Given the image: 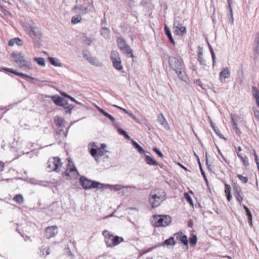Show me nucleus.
Returning <instances> with one entry per match:
<instances>
[{"instance_id":"1","label":"nucleus","mask_w":259,"mask_h":259,"mask_svg":"<svg viewBox=\"0 0 259 259\" xmlns=\"http://www.w3.org/2000/svg\"><path fill=\"white\" fill-rule=\"evenodd\" d=\"M168 64L170 69L176 72L179 78L181 80L186 82L188 77L183 62L176 57L171 56L168 57Z\"/></svg>"},{"instance_id":"2","label":"nucleus","mask_w":259,"mask_h":259,"mask_svg":"<svg viewBox=\"0 0 259 259\" xmlns=\"http://www.w3.org/2000/svg\"><path fill=\"white\" fill-rule=\"evenodd\" d=\"M102 234L105 237V242L108 247H113L124 241L123 237L116 235L114 236L107 230H104Z\"/></svg>"},{"instance_id":"3","label":"nucleus","mask_w":259,"mask_h":259,"mask_svg":"<svg viewBox=\"0 0 259 259\" xmlns=\"http://www.w3.org/2000/svg\"><path fill=\"white\" fill-rule=\"evenodd\" d=\"M62 163L59 157L50 158L46 163V169L48 172L53 171L59 172L60 171V167Z\"/></svg>"},{"instance_id":"4","label":"nucleus","mask_w":259,"mask_h":259,"mask_svg":"<svg viewBox=\"0 0 259 259\" xmlns=\"http://www.w3.org/2000/svg\"><path fill=\"white\" fill-rule=\"evenodd\" d=\"M88 150L90 154L93 157L96 161H98L100 157L104 155L105 152H107L105 150L99 148L95 142H92L88 145Z\"/></svg>"},{"instance_id":"5","label":"nucleus","mask_w":259,"mask_h":259,"mask_svg":"<svg viewBox=\"0 0 259 259\" xmlns=\"http://www.w3.org/2000/svg\"><path fill=\"white\" fill-rule=\"evenodd\" d=\"M12 56L15 61L20 64V67H25V69L28 70L32 68V65L25 59V55L23 53L20 52L13 53Z\"/></svg>"},{"instance_id":"6","label":"nucleus","mask_w":259,"mask_h":259,"mask_svg":"<svg viewBox=\"0 0 259 259\" xmlns=\"http://www.w3.org/2000/svg\"><path fill=\"white\" fill-rule=\"evenodd\" d=\"M80 185L84 189H91L92 188H98L100 189V187L104 186L103 184L95 181H91L87 179L83 176L79 178Z\"/></svg>"},{"instance_id":"7","label":"nucleus","mask_w":259,"mask_h":259,"mask_svg":"<svg viewBox=\"0 0 259 259\" xmlns=\"http://www.w3.org/2000/svg\"><path fill=\"white\" fill-rule=\"evenodd\" d=\"M154 220L155 221L154 225L156 227H166L171 222V217L167 215H155Z\"/></svg>"},{"instance_id":"8","label":"nucleus","mask_w":259,"mask_h":259,"mask_svg":"<svg viewBox=\"0 0 259 259\" xmlns=\"http://www.w3.org/2000/svg\"><path fill=\"white\" fill-rule=\"evenodd\" d=\"M62 208L58 202H54L47 208V213L50 215H56L60 214Z\"/></svg>"},{"instance_id":"9","label":"nucleus","mask_w":259,"mask_h":259,"mask_svg":"<svg viewBox=\"0 0 259 259\" xmlns=\"http://www.w3.org/2000/svg\"><path fill=\"white\" fill-rule=\"evenodd\" d=\"M164 200L160 199L156 195H150L149 202L152 208H154L159 206Z\"/></svg>"},{"instance_id":"10","label":"nucleus","mask_w":259,"mask_h":259,"mask_svg":"<svg viewBox=\"0 0 259 259\" xmlns=\"http://www.w3.org/2000/svg\"><path fill=\"white\" fill-rule=\"evenodd\" d=\"M233 191L235 198L240 203L243 201L242 193L240 187L237 184H234Z\"/></svg>"},{"instance_id":"11","label":"nucleus","mask_w":259,"mask_h":259,"mask_svg":"<svg viewBox=\"0 0 259 259\" xmlns=\"http://www.w3.org/2000/svg\"><path fill=\"white\" fill-rule=\"evenodd\" d=\"M58 233V228L56 226L48 227L46 229L45 236L50 239L54 237Z\"/></svg>"},{"instance_id":"12","label":"nucleus","mask_w":259,"mask_h":259,"mask_svg":"<svg viewBox=\"0 0 259 259\" xmlns=\"http://www.w3.org/2000/svg\"><path fill=\"white\" fill-rule=\"evenodd\" d=\"M29 35L33 39L37 41L40 39L41 34L38 28L31 26L29 31Z\"/></svg>"},{"instance_id":"13","label":"nucleus","mask_w":259,"mask_h":259,"mask_svg":"<svg viewBox=\"0 0 259 259\" xmlns=\"http://www.w3.org/2000/svg\"><path fill=\"white\" fill-rule=\"evenodd\" d=\"M174 236L176 239L180 241V242L185 245L187 248H188V240L187 236L183 233L182 232L176 233L174 234Z\"/></svg>"},{"instance_id":"14","label":"nucleus","mask_w":259,"mask_h":259,"mask_svg":"<svg viewBox=\"0 0 259 259\" xmlns=\"http://www.w3.org/2000/svg\"><path fill=\"white\" fill-rule=\"evenodd\" d=\"M150 195H156V196L160 198V199H162L165 200L166 198V194L164 190L160 188H156L152 190Z\"/></svg>"},{"instance_id":"15","label":"nucleus","mask_w":259,"mask_h":259,"mask_svg":"<svg viewBox=\"0 0 259 259\" xmlns=\"http://www.w3.org/2000/svg\"><path fill=\"white\" fill-rule=\"evenodd\" d=\"M253 51L254 58L257 59L259 57V32L256 33L254 40Z\"/></svg>"},{"instance_id":"16","label":"nucleus","mask_w":259,"mask_h":259,"mask_svg":"<svg viewBox=\"0 0 259 259\" xmlns=\"http://www.w3.org/2000/svg\"><path fill=\"white\" fill-rule=\"evenodd\" d=\"M230 76V71L228 67H225L220 72L219 77L222 82H224L225 79Z\"/></svg>"},{"instance_id":"17","label":"nucleus","mask_w":259,"mask_h":259,"mask_svg":"<svg viewBox=\"0 0 259 259\" xmlns=\"http://www.w3.org/2000/svg\"><path fill=\"white\" fill-rule=\"evenodd\" d=\"M198 56V61L199 64L202 66H206V62L203 57V48L200 46L198 47V51L197 52Z\"/></svg>"},{"instance_id":"18","label":"nucleus","mask_w":259,"mask_h":259,"mask_svg":"<svg viewBox=\"0 0 259 259\" xmlns=\"http://www.w3.org/2000/svg\"><path fill=\"white\" fill-rule=\"evenodd\" d=\"M103 187H100V189H110L111 190H114L115 191H117L121 190L122 188V186L120 185H110V184H104Z\"/></svg>"},{"instance_id":"19","label":"nucleus","mask_w":259,"mask_h":259,"mask_svg":"<svg viewBox=\"0 0 259 259\" xmlns=\"http://www.w3.org/2000/svg\"><path fill=\"white\" fill-rule=\"evenodd\" d=\"M75 11V13L78 14V15H84L88 12V9L87 7L83 5H80L79 6H75L73 8Z\"/></svg>"},{"instance_id":"20","label":"nucleus","mask_w":259,"mask_h":259,"mask_svg":"<svg viewBox=\"0 0 259 259\" xmlns=\"http://www.w3.org/2000/svg\"><path fill=\"white\" fill-rule=\"evenodd\" d=\"M61 106L64 108L66 113L69 114H71L72 110L74 107L72 105L68 104L67 100L64 99L62 102V105H61Z\"/></svg>"},{"instance_id":"21","label":"nucleus","mask_w":259,"mask_h":259,"mask_svg":"<svg viewBox=\"0 0 259 259\" xmlns=\"http://www.w3.org/2000/svg\"><path fill=\"white\" fill-rule=\"evenodd\" d=\"M174 33L178 35L183 36L186 33V28L185 26H180L179 27H174Z\"/></svg>"},{"instance_id":"22","label":"nucleus","mask_w":259,"mask_h":259,"mask_svg":"<svg viewBox=\"0 0 259 259\" xmlns=\"http://www.w3.org/2000/svg\"><path fill=\"white\" fill-rule=\"evenodd\" d=\"M157 121L166 130L169 128L168 124L162 114H159L157 116Z\"/></svg>"},{"instance_id":"23","label":"nucleus","mask_w":259,"mask_h":259,"mask_svg":"<svg viewBox=\"0 0 259 259\" xmlns=\"http://www.w3.org/2000/svg\"><path fill=\"white\" fill-rule=\"evenodd\" d=\"M176 244V242L175 240L174 237L171 236L169 238L166 239L162 243L158 245L157 246H169V245L174 246Z\"/></svg>"},{"instance_id":"24","label":"nucleus","mask_w":259,"mask_h":259,"mask_svg":"<svg viewBox=\"0 0 259 259\" xmlns=\"http://www.w3.org/2000/svg\"><path fill=\"white\" fill-rule=\"evenodd\" d=\"M100 34L106 39L109 40L110 39V30L106 27H103L100 30Z\"/></svg>"},{"instance_id":"25","label":"nucleus","mask_w":259,"mask_h":259,"mask_svg":"<svg viewBox=\"0 0 259 259\" xmlns=\"http://www.w3.org/2000/svg\"><path fill=\"white\" fill-rule=\"evenodd\" d=\"M164 31L165 34L166 35L167 38H168L169 41L174 45L175 46V41L174 39H173V37L172 36L170 30L168 27L165 25L164 27Z\"/></svg>"},{"instance_id":"26","label":"nucleus","mask_w":259,"mask_h":259,"mask_svg":"<svg viewBox=\"0 0 259 259\" xmlns=\"http://www.w3.org/2000/svg\"><path fill=\"white\" fill-rule=\"evenodd\" d=\"M51 99L53 102L58 106H61L62 105V102L64 100V98L57 95L52 96Z\"/></svg>"},{"instance_id":"27","label":"nucleus","mask_w":259,"mask_h":259,"mask_svg":"<svg viewBox=\"0 0 259 259\" xmlns=\"http://www.w3.org/2000/svg\"><path fill=\"white\" fill-rule=\"evenodd\" d=\"M145 161L147 164L150 165L157 166L158 165V163L155 159L147 155H145Z\"/></svg>"},{"instance_id":"28","label":"nucleus","mask_w":259,"mask_h":259,"mask_svg":"<svg viewBox=\"0 0 259 259\" xmlns=\"http://www.w3.org/2000/svg\"><path fill=\"white\" fill-rule=\"evenodd\" d=\"M78 174V172L75 166L70 168L68 167L65 171V175L67 176H74L75 174Z\"/></svg>"},{"instance_id":"29","label":"nucleus","mask_w":259,"mask_h":259,"mask_svg":"<svg viewBox=\"0 0 259 259\" xmlns=\"http://www.w3.org/2000/svg\"><path fill=\"white\" fill-rule=\"evenodd\" d=\"M15 44L19 46H22L23 44V41L19 37H15L9 40L8 45L9 46H13Z\"/></svg>"},{"instance_id":"30","label":"nucleus","mask_w":259,"mask_h":259,"mask_svg":"<svg viewBox=\"0 0 259 259\" xmlns=\"http://www.w3.org/2000/svg\"><path fill=\"white\" fill-rule=\"evenodd\" d=\"M123 54L126 55L127 57H134L133 54V51L130 47L127 45L125 47L123 48L122 50H120Z\"/></svg>"},{"instance_id":"31","label":"nucleus","mask_w":259,"mask_h":259,"mask_svg":"<svg viewBox=\"0 0 259 259\" xmlns=\"http://www.w3.org/2000/svg\"><path fill=\"white\" fill-rule=\"evenodd\" d=\"M194 156H195V157L197 159V161L198 163L199 164V166L200 167V170L201 175H202V176H203V177L204 178V180H205V182L206 183H208V180H207V177H206V176L205 175V172H204V170L202 168V165L201 164L199 157L195 153H194Z\"/></svg>"},{"instance_id":"32","label":"nucleus","mask_w":259,"mask_h":259,"mask_svg":"<svg viewBox=\"0 0 259 259\" xmlns=\"http://www.w3.org/2000/svg\"><path fill=\"white\" fill-rule=\"evenodd\" d=\"M50 63L52 65L56 67H61L62 63L60 62V60L56 58L49 57L48 58Z\"/></svg>"},{"instance_id":"33","label":"nucleus","mask_w":259,"mask_h":259,"mask_svg":"<svg viewBox=\"0 0 259 259\" xmlns=\"http://www.w3.org/2000/svg\"><path fill=\"white\" fill-rule=\"evenodd\" d=\"M113 66V67L117 70H121L122 68V65L121 64V59L114 60L113 61H112Z\"/></svg>"},{"instance_id":"34","label":"nucleus","mask_w":259,"mask_h":259,"mask_svg":"<svg viewBox=\"0 0 259 259\" xmlns=\"http://www.w3.org/2000/svg\"><path fill=\"white\" fill-rule=\"evenodd\" d=\"M118 47L121 50L128 45L126 41L122 37H118L116 40Z\"/></svg>"},{"instance_id":"35","label":"nucleus","mask_w":259,"mask_h":259,"mask_svg":"<svg viewBox=\"0 0 259 259\" xmlns=\"http://www.w3.org/2000/svg\"><path fill=\"white\" fill-rule=\"evenodd\" d=\"M237 155L242 161L244 166H247L249 165V163L248 162V159L246 155L243 156L241 153L238 152H237Z\"/></svg>"},{"instance_id":"36","label":"nucleus","mask_w":259,"mask_h":259,"mask_svg":"<svg viewBox=\"0 0 259 259\" xmlns=\"http://www.w3.org/2000/svg\"><path fill=\"white\" fill-rule=\"evenodd\" d=\"M243 208L245 210L246 215L248 218V221L249 224L250 226H252V217L251 213L250 211L249 210V208L246 205H243Z\"/></svg>"},{"instance_id":"37","label":"nucleus","mask_w":259,"mask_h":259,"mask_svg":"<svg viewBox=\"0 0 259 259\" xmlns=\"http://www.w3.org/2000/svg\"><path fill=\"white\" fill-rule=\"evenodd\" d=\"M133 146L137 149L138 152L140 154H144L147 152L145 151L143 148L136 141H132Z\"/></svg>"},{"instance_id":"38","label":"nucleus","mask_w":259,"mask_h":259,"mask_svg":"<svg viewBox=\"0 0 259 259\" xmlns=\"http://www.w3.org/2000/svg\"><path fill=\"white\" fill-rule=\"evenodd\" d=\"M33 60L40 66L44 67L46 65V61L44 58L34 57Z\"/></svg>"},{"instance_id":"39","label":"nucleus","mask_w":259,"mask_h":259,"mask_svg":"<svg viewBox=\"0 0 259 259\" xmlns=\"http://www.w3.org/2000/svg\"><path fill=\"white\" fill-rule=\"evenodd\" d=\"M88 59V61L92 65H94L96 66H100L101 65V63L94 57L91 56L90 58Z\"/></svg>"},{"instance_id":"40","label":"nucleus","mask_w":259,"mask_h":259,"mask_svg":"<svg viewBox=\"0 0 259 259\" xmlns=\"http://www.w3.org/2000/svg\"><path fill=\"white\" fill-rule=\"evenodd\" d=\"M252 92L256 101L259 100V90L255 87H252Z\"/></svg>"},{"instance_id":"41","label":"nucleus","mask_w":259,"mask_h":259,"mask_svg":"<svg viewBox=\"0 0 259 259\" xmlns=\"http://www.w3.org/2000/svg\"><path fill=\"white\" fill-rule=\"evenodd\" d=\"M13 200L19 204L22 203L24 202V198L20 194L15 195Z\"/></svg>"},{"instance_id":"42","label":"nucleus","mask_w":259,"mask_h":259,"mask_svg":"<svg viewBox=\"0 0 259 259\" xmlns=\"http://www.w3.org/2000/svg\"><path fill=\"white\" fill-rule=\"evenodd\" d=\"M111 61L120 59L118 52L117 51H112L110 55Z\"/></svg>"},{"instance_id":"43","label":"nucleus","mask_w":259,"mask_h":259,"mask_svg":"<svg viewBox=\"0 0 259 259\" xmlns=\"http://www.w3.org/2000/svg\"><path fill=\"white\" fill-rule=\"evenodd\" d=\"M81 20V17L80 15H78L72 17L71 23L73 24H76L79 23Z\"/></svg>"},{"instance_id":"44","label":"nucleus","mask_w":259,"mask_h":259,"mask_svg":"<svg viewBox=\"0 0 259 259\" xmlns=\"http://www.w3.org/2000/svg\"><path fill=\"white\" fill-rule=\"evenodd\" d=\"M118 132L121 135H122L125 139L127 140L130 139V136L127 134V132L123 130V129L121 128H119L118 130Z\"/></svg>"},{"instance_id":"45","label":"nucleus","mask_w":259,"mask_h":259,"mask_svg":"<svg viewBox=\"0 0 259 259\" xmlns=\"http://www.w3.org/2000/svg\"><path fill=\"white\" fill-rule=\"evenodd\" d=\"M184 196L187 202L190 204V205L193 206V202L192 198L187 192H185Z\"/></svg>"},{"instance_id":"46","label":"nucleus","mask_w":259,"mask_h":259,"mask_svg":"<svg viewBox=\"0 0 259 259\" xmlns=\"http://www.w3.org/2000/svg\"><path fill=\"white\" fill-rule=\"evenodd\" d=\"M232 0H227V2H228V8L229 9L231 19V23H233V10H232V8L231 7V4L232 3Z\"/></svg>"},{"instance_id":"47","label":"nucleus","mask_w":259,"mask_h":259,"mask_svg":"<svg viewBox=\"0 0 259 259\" xmlns=\"http://www.w3.org/2000/svg\"><path fill=\"white\" fill-rule=\"evenodd\" d=\"M14 74H15V75H18V76H20L22 77L23 78H26V79H27V78H29V79H34V77H31L28 75L25 74L24 73L17 72V71H16L15 72H14Z\"/></svg>"},{"instance_id":"48","label":"nucleus","mask_w":259,"mask_h":259,"mask_svg":"<svg viewBox=\"0 0 259 259\" xmlns=\"http://www.w3.org/2000/svg\"><path fill=\"white\" fill-rule=\"evenodd\" d=\"M197 241V238L196 235H193L189 239V243L192 246L196 245Z\"/></svg>"},{"instance_id":"49","label":"nucleus","mask_w":259,"mask_h":259,"mask_svg":"<svg viewBox=\"0 0 259 259\" xmlns=\"http://www.w3.org/2000/svg\"><path fill=\"white\" fill-rule=\"evenodd\" d=\"M181 26V18L179 17H175L174 19V27Z\"/></svg>"},{"instance_id":"50","label":"nucleus","mask_w":259,"mask_h":259,"mask_svg":"<svg viewBox=\"0 0 259 259\" xmlns=\"http://www.w3.org/2000/svg\"><path fill=\"white\" fill-rule=\"evenodd\" d=\"M237 178L243 183L246 184L248 182V178L246 177H244L241 175L238 174L237 176Z\"/></svg>"},{"instance_id":"51","label":"nucleus","mask_w":259,"mask_h":259,"mask_svg":"<svg viewBox=\"0 0 259 259\" xmlns=\"http://www.w3.org/2000/svg\"><path fill=\"white\" fill-rule=\"evenodd\" d=\"M214 132L215 133V134L221 138V139H222L223 140H224L225 141H226L227 140V139L224 136V135L223 134H221L220 130L217 128L216 129H214Z\"/></svg>"},{"instance_id":"52","label":"nucleus","mask_w":259,"mask_h":259,"mask_svg":"<svg viewBox=\"0 0 259 259\" xmlns=\"http://www.w3.org/2000/svg\"><path fill=\"white\" fill-rule=\"evenodd\" d=\"M64 253L68 256H73V254L72 253L69 247H66L64 249Z\"/></svg>"},{"instance_id":"53","label":"nucleus","mask_w":259,"mask_h":259,"mask_svg":"<svg viewBox=\"0 0 259 259\" xmlns=\"http://www.w3.org/2000/svg\"><path fill=\"white\" fill-rule=\"evenodd\" d=\"M153 151L155 152L159 157L162 158L163 157V154L162 153V152L160 151V150L157 148L154 147L153 148Z\"/></svg>"},{"instance_id":"54","label":"nucleus","mask_w":259,"mask_h":259,"mask_svg":"<svg viewBox=\"0 0 259 259\" xmlns=\"http://www.w3.org/2000/svg\"><path fill=\"white\" fill-rule=\"evenodd\" d=\"M231 191V186L227 184H225V194H230Z\"/></svg>"},{"instance_id":"55","label":"nucleus","mask_w":259,"mask_h":259,"mask_svg":"<svg viewBox=\"0 0 259 259\" xmlns=\"http://www.w3.org/2000/svg\"><path fill=\"white\" fill-rule=\"evenodd\" d=\"M103 115H104L106 117L109 119L112 122H113L115 121V118L113 116H112L111 115L107 113V112H105L103 113Z\"/></svg>"},{"instance_id":"56","label":"nucleus","mask_w":259,"mask_h":259,"mask_svg":"<svg viewBox=\"0 0 259 259\" xmlns=\"http://www.w3.org/2000/svg\"><path fill=\"white\" fill-rule=\"evenodd\" d=\"M56 124L58 126H63V123L65 122L64 120L62 118H58V120H55Z\"/></svg>"},{"instance_id":"57","label":"nucleus","mask_w":259,"mask_h":259,"mask_svg":"<svg viewBox=\"0 0 259 259\" xmlns=\"http://www.w3.org/2000/svg\"><path fill=\"white\" fill-rule=\"evenodd\" d=\"M231 122H232V126H233V129L234 130V129H237V128H238L237 124L235 121L234 119L233 118H231Z\"/></svg>"},{"instance_id":"58","label":"nucleus","mask_w":259,"mask_h":259,"mask_svg":"<svg viewBox=\"0 0 259 259\" xmlns=\"http://www.w3.org/2000/svg\"><path fill=\"white\" fill-rule=\"evenodd\" d=\"M211 55L212 59L213 60V66L216 62V61H215L216 57L215 56L214 51H211Z\"/></svg>"},{"instance_id":"59","label":"nucleus","mask_w":259,"mask_h":259,"mask_svg":"<svg viewBox=\"0 0 259 259\" xmlns=\"http://www.w3.org/2000/svg\"><path fill=\"white\" fill-rule=\"evenodd\" d=\"M82 55H83V58L87 60L88 61V58H90L91 56L88 54L87 52H85V51H83V53H82Z\"/></svg>"},{"instance_id":"60","label":"nucleus","mask_w":259,"mask_h":259,"mask_svg":"<svg viewBox=\"0 0 259 259\" xmlns=\"http://www.w3.org/2000/svg\"><path fill=\"white\" fill-rule=\"evenodd\" d=\"M3 70H5V71H7L8 72H11V73H12L14 74V72H16V70H14L13 69H11V68H6V67H4L3 68Z\"/></svg>"},{"instance_id":"61","label":"nucleus","mask_w":259,"mask_h":259,"mask_svg":"<svg viewBox=\"0 0 259 259\" xmlns=\"http://www.w3.org/2000/svg\"><path fill=\"white\" fill-rule=\"evenodd\" d=\"M217 149H218V152H219V154L221 156L222 159L226 162H227V161L226 160V159L225 158V157L224 156V155H223V154L222 153L221 150H220V149L217 146Z\"/></svg>"},{"instance_id":"62","label":"nucleus","mask_w":259,"mask_h":259,"mask_svg":"<svg viewBox=\"0 0 259 259\" xmlns=\"http://www.w3.org/2000/svg\"><path fill=\"white\" fill-rule=\"evenodd\" d=\"M206 166L207 167V168L209 170H211V165L210 164H209L208 163L207 153H206Z\"/></svg>"},{"instance_id":"63","label":"nucleus","mask_w":259,"mask_h":259,"mask_svg":"<svg viewBox=\"0 0 259 259\" xmlns=\"http://www.w3.org/2000/svg\"><path fill=\"white\" fill-rule=\"evenodd\" d=\"M195 82L200 86V87L202 88V83L201 82V80L200 79H196L195 81Z\"/></svg>"},{"instance_id":"64","label":"nucleus","mask_w":259,"mask_h":259,"mask_svg":"<svg viewBox=\"0 0 259 259\" xmlns=\"http://www.w3.org/2000/svg\"><path fill=\"white\" fill-rule=\"evenodd\" d=\"M193 225V221L192 220H189L188 222V226L190 228H192Z\"/></svg>"}]
</instances>
